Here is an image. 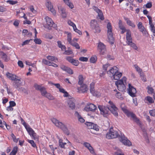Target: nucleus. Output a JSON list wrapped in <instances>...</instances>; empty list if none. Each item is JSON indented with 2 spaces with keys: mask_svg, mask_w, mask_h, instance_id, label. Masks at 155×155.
<instances>
[{
  "mask_svg": "<svg viewBox=\"0 0 155 155\" xmlns=\"http://www.w3.org/2000/svg\"><path fill=\"white\" fill-rule=\"evenodd\" d=\"M71 63L75 66H77L79 64V61L78 60L74 59L73 61H72V62H71Z\"/></svg>",
  "mask_w": 155,
  "mask_h": 155,
  "instance_id": "5fc2aeb1",
  "label": "nucleus"
},
{
  "mask_svg": "<svg viewBox=\"0 0 155 155\" xmlns=\"http://www.w3.org/2000/svg\"><path fill=\"white\" fill-rule=\"evenodd\" d=\"M90 92H93L94 90V83L92 82L90 85Z\"/></svg>",
  "mask_w": 155,
  "mask_h": 155,
  "instance_id": "a18cd8bd",
  "label": "nucleus"
},
{
  "mask_svg": "<svg viewBox=\"0 0 155 155\" xmlns=\"http://www.w3.org/2000/svg\"><path fill=\"white\" fill-rule=\"evenodd\" d=\"M27 141L31 144L32 146L33 147H36V144L33 140L28 139V140Z\"/></svg>",
  "mask_w": 155,
  "mask_h": 155,
  "instance_id": "864d4df0",
  "label": "nucleus"
},
{
  "mask_svg": "<svg viewBox=\"0 0 155 155\" xmlns=\"http://www.w3.org/2000/svg\"><path fill=\"white\" fill-rule=\"evenodd\" d=\"M125 20L126 21L127 24L129 25L134 28L135 27V25L128 18H125Z\"/></svg>",
  "mask_w": 155,
  "mask_h": 155,
  "instance_id": "72a5a7b5",
  "label": "nucleus"
},
{
  "mask_svg": "<svg viewBox=\"0 0 155 155\" xmlns=\"http://www.w3.org/2000/svg\"><path fill=\"white\" fill-rule=\"evenodd\" d=\"M79 60L82 61H87L88 60V58L86 57H81L79 58Z\"/></svg>",
  "mask_w": 155,
  "mask_h": 155,
  "instance_id": "052dcab7",
  "label": "nucleus"
},
{
  "mask_svg": "<svg viewBox=\"0 0 155 155\" xmlns=\"http://www.w3.org/2000/svg\"><path fill=\"white\" fill-rule=\"evenodd\" d=\"M73 52L71 50H65V52L63 53V54L65 55H70L72 54Z\"/></svg>",
  "mask_w": 155,
  "mask_h": 155,
  "instance_id": "8fccbe9b",
  "label": "nucleus"
},
{
  "mask_svg": "<svg viewBox=\"0 0 155 155\" xmlns=\"http://www.w3.org/2000/svg\"><path fill=\"white\" fill-rule=\"evenodd\" d=\"M148 90L147 92L149 94H152L153 92V88L150 86H148L147 87Z\"/></svg>",
  "mask_w": 155,
  "mask_h": 155,
  "instance_id": "37998d69",
  "label": "nucleus"
},
{
  "mask_svg": "<svg viewBox=\"0 0 155 155\" xmlns=\"http://www.w3.org/2000/svg\"><path fill=\"white\" fill-rule=\"evenodd\" d=\"M83 144L88 149L91 146L90 144L89 143L87 142L84 143Z\"/></svg>",
  "mask_w": 155,
  "mask_h": 155,
  "instance_id": "774afa93",
  "label": "nucleus"
},
{
  "mask_svg": "<svg viewBox=\"0 0 155 155\" xmlns=\"http://www.w3.org/2000/svg\"><path fill=\"white\" fill-rule=\"evenodd\" d=\"M94 30V32L95 33H99L101 31V29L99 27L98 25H97L96 27H94L93 29Z\"/></svg>",
  "mask_w": 155,
  "mask_h": 155,
  "instance_id": "58836bf2",
  "label": "nucleus"
},
{
  "mask_svg": "<svg viewBox=\"0 0 155 155\" xmlns=\"http://www.w3.org/2000/svg\"><path fill=\"white\" fill-rule=\"evenodd\" d=\"M42 62L45 64L48 65L49 66L51 65L52 62L49 61L45 59H44L42 60Z\"/></svg>",
  "mask_w": 155,
  "mask_h": 155,
  "instance_id": "a19ab883",
  "label": "nucleus"
},
{
  "mask_svg": "<svg viewBox=\"0 0 155 155\" xmlns=\"http://www.w3.org/2000/svg\"><path fill=\"white\" fill-rule=\"evenodd\" d=\"M143 131L144 132V135L145 137V138L146 140V142L147 143H149V141L148 138L147 137V135L146 133V132L145 130H143Z\"/></svg>",
  "mask_w": 155,
  "mask_h": 155,
  "instance_id": "13d9d810",
  "label": "nucleus"
},
{
  "mask_svg": "<svg viewBox=\"0 0 155 155\" xmlns=\"http://www.w3.org/2000/svg\"><path fill=\"white\" fill-rule=\"evenodd\" d=\"M107 35L108 40L110 43L113 44L114 42V38L112 33V28L111 24L108 23L107 26Z\"/></svg>",
  "mask_w": 155,
  "mask_h": 155,
  "instance_id": "39448f33",
  "label": "nucleus"
},
{
  "mask_svg": "<svg viewBox=\"0 0 155 155\" xmlns=\"http://www.w3.org/2000/svg\"><path fill=\"white\" fill-rule=\"evenodd\" d=\"M122 75V73L119 72H118V71L117 72L114 74V75H113L111 77L112 79H113L114 80H118L120 78Z\"/></svg>",
  "mask_w": 155,
  "mask_h": 155,
  "instance_id": "a878e982",
  "label": "nucleus"
},
{
  "mask_svg": "<svg viewBox=\"0 0 155 155\" xmlns=\"http://www.w3.org/2000/svg\"><path fill=\"white\" fill-rule=\"evenodd\" d=\"M67 41L69 43L70 42L71 40V33H68L67 35Z\"/></svg>",
  "mask_w": 155,
  "mask_h": 155,
  "instance_id": "6e6d98bb",
  "label": "nucleus"
},
{
  "mask_svg": "<svg viewBox=\"0 0 155 155\" xmlns=\"http://www.w3.org/2000/svg\"><path fill=\"white\" fill-rule=\"evenodd\" d=\"M132 120L137 124H140V122L139 121V120L137 118V117L136 116H135L134 117V118Z\"/></svg>",
  "mask_w": 155,
  "mask_h": 155,
  "instance_id": "680f3d73",
  "label": "nucleus"
},
{
  "mask_svg": "<svg viewBox=\"0 0 155 155\" xmlns=\"http://www.w3.org/2000/svg\"><path fill=\"white\" fill-rule=\"evenodd\" d=\"M41 94L42 96L45 97L49 100H52L54 99V97L50 93L46 91V88L42 92Z\"/></svg>",
  "mask_w": 155,
  "mask_h": 155,
  "instance_id": "6ab92c4d",
  "label": "nucleus"
},
{
  "mask_svg": "<svg viewBox=\"0 0 155 155\" xmlns=\"http://www.w3.org/2000/svg\"><path fill=\"white\" fill-rule=\"evenodd\" d=\"M28 133L31 137H32L35 140H38V136L37 135L33 130L28 126H27L25 122L23 124Z\"/></svg>",
  "mask_w": 155,
  "mask_h": 155,
  "instance_id": "423d86ee",
  "label": "nucleus"
},
{
  "mask_svg": "<svg viewBox=\"0 0 155 155\" xmlns=\"http://www.w3.org/2000/svg\"><path fill=\"white\" fill-rule=\"evenodd\" d=\"M97 50L101 54H104L106 51V46L102 43L100 42L97 45Z\"/></svg>",
  "mask_w": 155,
  "mask_h": 155,
  "instance_id": "ddd939ff",
  "label": "nucleus"
},
{
  "mask_svg": "<svg viewBox=\"0 0 155 155\" xmlns=\"http://www.w3.org/2000/svg\"><path fill=\"white\" fill-rule=\"evenodd\" d=\"M108 103L110 104V108L109 109V110H110L111 113L114 116H118L117 108L114 104L112 102L110 101H109Z\"/></svg>",
  "mask_w": 155,
  "mask_h": 155,
  "instance_id": "9d476101",
  "label": "nucleus"
},
{
  "mask_svg": "<svg viewBox=\"0 0 155 155\" xmlns=\"http://www.w3.org/2000/svg\"><path fill=\"white\" fill-rule=\"evenodd\" d=\"M58 139H59V146L62 148H64V146L66 144V143L63 142V140H62L60 139L59 137H58Z\"/></svg>",
  "mask_w": 155,
  "mask_h": 155,
  "instance_id": "f704fd0d",
  "label": "nucleus"
},
{
  "mask_svg": "<svg viewBox=\"0 0 155 155\" xmlns=\"http://www.w3.org/2000/svg\"><path fill=\"white\" fill-rule=\"evenodd\" d=\"M36 44L38 45L41 44L42 42V41L39 38H38L37 37L35 38L34 40Z\"/></svg>",
  "mask_w": 155,
  "mask_h": 155,
  "instance_id": "49530a36",
  "label": "nucleus"
},
{
  "mask_svg": "<svg viewBox=\"0 0 155 155\" xmlns=\"http://www.w3.org/2000/svg\"><path fill=\"white\" fill-rule=\"evenodd\" d=\"M46 58L47 59L50 61H51L56 62V61H58L57 58L54 56H47Z\"/></svg>",
  "mask_w": 155,
  "mask_h": 155,
  "instance_id": "2f4dec72",
  "label": "nucleus"
},
{
  "mask_svg": "<svg viewBox=\"0 0 155 155\" xmlns=\"http://www.w3.org/2000/svg\"><path fill=\"white\" fill-rule=\"evenodd\" d=\"M145 99L150 104L153 103L154 102V100H153L152 98L150 96H147L146 97Z\"/></svg>",
  "mask_w": 155,
  "mask_h": 155,
  "instance_id": "79ce46f5",
  "label": "nucleus"
},
{
  "mask_svg": "<svg viewBox=\"0 0 155 155\" xmlns=\"http://www.w3.org/2000/svg\"><path fill=\"white\" fill-rule=\"evenodd\" d=\"M98 108L101 115L106 117L108 116L110 114L109 108L108 107L102 105H99Z\"/></svg>",
  "mask_w": 155,
  "mask_h": 155,
  "instance_id": "6e6552de",
  "label": "nucleus"
},
{
  "mask_svg": "<svg viewBox=\"0 0 155 155\" xmlns=\"http://www.w3.org/2000/svg\"><path fill=\"white\" fill-rule=\"evenodd\" d=\"M126 42L128 45L132 47L135 50H137V47L136 45L132 42L131 31L130 30L127 31V33L126 34Z\"/></svg>",
  "mask_w": 155,
  "mask_h": 155,
  "instance_id": "f03ea898",
  "label": "nucleus"
},
{
  "mask_svg": "<svg viewBox=\"0 0 155 155\" xmlns=\"http://www.w3.org/2000/svg\"><path fill=\"white\" fill-rule=\"evenodd\" d=\"M119 135V134L117 131L111 128L107 134L106 137L108 139L115 138L117 137Z\"/></svg>",
  "mask_w": 155,
  "mask_h": 155,
  "instance_id": "1a4fd4ad",
  "label": "nucleus"
},
{
  "mask_svg": "<svg viewBox=\"0 0 155 155\" xmlns=\"http://www.w3.org/2000/svg\"><path fill=\"white\" fill-rule=\"evenodd\" d=\"M84 78L81 75H80L78 76V84L80 85L84 84H83Z\"/></svg>",
  "mask_w": 155,
  "mask_h": 155,
  "instance_id": "c9c22d12",
  "label": "nucleus"
},
{
  "mask_svg": "<svg viewBox=\"0 0 155 155\" xmlns=\"http://www.w3.org/2000/svg\"><path fill=\"white\" fill-rule=\"evenodd\" d=\"M119 139L121 142L126 146H130L131 145V142L124 136H121L120 137Z\"/></svg>",
  "mask_w": 155,
  "mask_h": 155,
  "instance_id": "2eb2a0df",
  "label": "nucleus"
},
{
  "mask_svg": "<svg viewBox=\"0 0 155 155\" xmlns=\"http://www.w3.org/2000/svg\"><path fill=\"white\" fill-rule=\"evenodd\" d=\"M61 68L63 70L66 71L69 74H72L73 73V70L71 69L64 65H61Z\"/></svg>",
  "mask_w": 155,
  "mask_h": 155,
  "instance_id": "4be33fe9",
  "label": "nucleus"
},
{
  "mask_svg": "<svg viewBox=\"0 0 155 155\" xmlns=\"http://www.w3.org/2000/svg\"><path fill=\"white\" fill-rule=\"evenodd\" d=\"M127 81V78L126 77H123L122 79L116 81L115 84L117 85L118 90L121 91H123L126 89V87L124 83H126Z\"/></svg>",
  "mask_w": 155,
  "mask_h": 155,
  "instance_id": "f257e3e1",
  "label": "nucleus"
},
{
  "mask_svg": "<svg viewBox=\"0 0 155 155\" xmlns=\"http://www.w3.org/2000/svg\"><path fill=\"white\" fill-rule=\"evenodd\" d=\"M97 22L95 20H92L91 22L90 25L91 28L93 29L94 27L98 25Z\"/></svg>",
  "mask_w": 155,
  "mask_h": 155,
  "instance_id": "473e14b6",
  "label": "nucleus"
},
{
  "mask_svg": "<svg viewBox=\"0 0 155 155\" xmlns=\"http://www.w3.org/2000/svg\"><path fill=\"white\" fill-rule=\"evenodd\" d=\"M18 65L21 68H23L24 67V65L22 62L21 61H18Z\"/></svg>",
  "mask_w": 155,
  "mask_h": 155,
  "instance_id": "69168bd1",
  "label": "nucleus"
},
{
  "mask_svg": "<svg viewBox=\"0 0 155 155\" xmlns=\"http://www.w3.org/2000/svg\"><path fill=\"white\" fill-rule=\"evenodd\" d=\"M134 66L137 72L140 73V74H141L142 73V70L137 65L135 64Z\"/></svg>",
  "mask_w": 155,
  "mask_h": 155,
  "instance_id": "4c0bfd02",
  "label": "nucleus"
},
{
  "mask_svg": "<svg viewBox=\"0 0 155 155\" xmlns=\"http://www.w3.org/2000/svg\"><path fill=\"white\" fill-rule=\"evenodd\" d=\"M137 26L140 31L142 32L143 35H145L146 34V30L144 27L142 25V23L141 22H139Z\"/></svg>",
  "mask_w": 155,
  "mask_h": 155,
  "instance_id": "b1692460",
  "label": "nucleus"
},
{
  "mask_svg": "<svg viewBox=\"0 0 155 155\" xmlns=\"http://www.w3.org/2000/svg\"><path fill=\"white\" fill-rule=\"evenodd\" d=\"M58 46L61 48V50L63 51H65L66 49V47L65 45H62L61 42L60 41H57Z\"/></svg>",
  "mask_w": 155,
  "mask_h": 155,
  "instance_id": "7c9ffc66",
  "label": "nucleus"
},
{
  "mask_svg": "<svg viewBox=\"0 0 155 155\" xmlns=\"http://www.w3.org/2000/svg\"><path fill=\"white\" fill-rule=\"evenodd\" d=\"M7 11V9L2 6H0V12H4Z\"/></svg>",
  "mask_w": 155,
  "mask_h": 155,
  "instance_id": "0e129e2a",
  "label": "nucleus"
},
{
  "mask_svg": "<svg viewBox=\"0 0 155 155\" xmlns=\"http://www.w3.org/2000/svg\"><path fill=\"white\" fill-rule=\"evenodd\" d=\"M150 114L153 116H155V109L150 111Z\"/></svg>",
  "mask_w": 155,
  "mask_h": 155,
  "instance_id": "e2e57ef3",
  "label": "nucleus"
},
{
  "mask_svg": "<svg viewBox=\"0 0 155 155\" xmlns=\"http://www.w3.org/2000/svg\"><path fill=\"white\" fill-rule=\"evenodd\" d=\"M92 95L98 97L101 95L100 93L97 91L94 90L93 92H91Z\"/></svg>",
  "mask_w": 155,
  "mask_h": 155,
  "instance_id": "c03bdc74",
  "label": "nucleus"
},
{
  "mask_svg": "<svg viewBox=\"0 0 155 155\" xmlns=\"http://www.w3.org/2000/svg\"><path fill=\"white\" fill-rule=\"evenodd\" d=\"M119 28L121 30V33L122 34L126 32L127 33V31L129 30H126L124 25L122 24V21L121 20H119L118 23Z\"/></svg>",
  "mask_w": 155,
  "mask_h": 155,
  "instance_id": "412c9836",
  "label": "nucleus"
},
{
  "mask_svg": "<svg viewBox=\"0 0 155 155\" xmlns=\"http://www.w3.org/2000/svg\"><path fill=\"white\" fill-rule=\"evenodd\" d=\"M64 3L71 8H73L74 6L73 4L69 0H63Z\"/></svg>",
  "mask_w": 155,
  "mask_h": 155,
  "instance_id": "c756f323",
  "label": "nucleus"
},
{
  "mask_svg": "<svg viewBox=\"0 0 155 155\" xmlns=\"http://www.w3.org/2000/svg\"><path fill=\"white\" fill-rule=\"evenodd\" d=\"M74 101L73 98L69 99L67 101L68 106L70 110H74L75 108V106Z\"/></svg>",
  "mask_w": 155,
  "mask_h": 155,
  "instance_id": "dca6fc26",
  "label": "nucleus"
},
{
  "mask_svg": "<svg viewBox=\"0 0 155 155\" xmlns=\"http://www.w3.org/2000/svg\"><path fill=\"white\" fill-rule=\"evenodd\" d=\"M85 124L87 127L89 129L91 130L92 127H94V124L93 123L90 122H87L85 123Z\"/></svg>",
  "mask_w": 155,
  "mask_h": 155,
  "instance_id": "ea45409f",
  "label": "nucleus"
},
{
  "mask_svg": "<svg viewBox=\"0 0 155 155\" xmlns=\"http://www.w3.org/2000/svg\"><path fill=\"white\" fill-rule=\"evenodd\" d=\"M97 60V58L96 56L92 57L90 59L91 63H94L96 62Z\"/></svg>",
  "mask_w": 155,
  "mask_h": 155,
  "instance_id": "09e8293b",
  "label": "nucleus"
},
{
  "mask_svg": "<svg viewBox=\"0 0 155 155\" xmlns=\"http://www.w3.org/2000/svg\"><path fill=\"white\" fill-rule=\"evenodd\" d=\"M93 8L94 10L98 14L99 18L102 20H104V17L102 11L99 9L97 7L94 6Z\"/></svg>",
  "mask_w": 155,
  "mask_h": 155,
  "instance_id": "a211bd4d",
  "label": "nucleus"
},
{
  "mask_svg": "<svg viewBox=\"0 0 155 155\" xmlns=\"http://www.w3.org/2000/svg\"><path fill=\"white\" fill-rule=\"evenodd\" d=\"M75 116L77 117L78 120L81 123H83L84 122L85 120L84 119L82 118L79 113L77 111H76L74 114Z\"/></svg>",
  "mask_w": 155,
  "mask_h": 155,
  "instance_id": "cd10ccee",
  "label": "nucleus"
},
{
  "mask_svg": "<svg viewBox=\"0 0 155 155\" xmlns=\"http://www.w3.org/2000/svg\"><path fill=\"white\" fill-rule=\"evenodd\" d=\"M97 109L96 105L91 103L87 104L85 107L84 109L87 111H94Z\"/></svg>",
  "mask_w": 155,
  "mask_h": 155,
  "instance_id": "f8f14e48",
  "label": "nucleus"
},
{
  "mask_svg": "<svg viewBox=\"0 0 155 155\" xmlns=\"http://www.w3.org/2000/svg\"><path fill=\"white\" fill-rule=\"evenodd\" d=\"M58 8L59 12L61 14L63 18H65L67 17V13L65 8L60 5L58 6Z\"/></svg>",
  "mask_w": 155,
  "mask_h": 155,
  "instance_id": "f3484780",
  "label": "nucleus"
},
{
  "mask_svg": "<svg viewBox=\"0 0 155 155\" xmlns=\"http://www.w3.org/2000/svg\"><path fill=\"white\" fill-rule=\"evenodd\" d=\"M110 66V64H104L103 65V69L105 71H106L107 70V68Z\"/></svg>",
  "mask_w": 155,
  "mask_h": 155,
  "instance_id": "338daca9",
  "label": "nucleus"
},
{
  "mask_svg": "<svg viewBox=\"0 0 155 155\" xmlns=\"http://www.w3.org/2000/svg\"><path fill=\"white\" fill-rule=\"evenodd\" d=\"M51 121L57 127L61 129L64 132H67L68 129L66 126L61 122H60L56 118H53Z\"/></svg>",
  "mask_w": 155,
  "mask_h": 155,
  "instance_id": "20e7f679",
  "label": "nucleus"
},
{
  "mask_svg": "<svg viewBox=\"0 0 155 155\" xmlns=\"http://www.w3.org/2000/svg\"><path fill=\"white\" fill-rule=\"evenodd\" d=\"M7 2L12 5H14L18 3V2L16 1L8 0Z\"/></svg>",
  "mask_w": 155,
  "mask_h": 155,
  "instance_id": "4d7b16f0",
  "label": "nucleus"
},
{
  "mask_svg": "<svg viewBox=\"0 0 155 155\" xmlns=\"http://www.w3.org/2000/svg\"><path fill=\"white\" fill-rule=\"evenodd\" d=\"M34 87L36 90H39L40 91L41 94L45 89V87H41L37 84H35Z\"/></svg>",
  "mask_w": 155,
  "mask_h": 155,
  "instance_id": "bb28decb",
  "label": "nucleus"
},
{
  "mask_svg": "<svg viewBox=\"0 0 155 155\" xmlns=\"http://www.w3.org/2000/svg\"><path fill=\"white\" fill-rule=\"evenodd\" d=\"M94 130H96V131H98L99 130V128L98 126L96 124H94V127H92V129L91 130V132L93 134H95V133L94 132Z\"/></svg>",
  "mask_w": 155,
  "mask_h": 155,
  "instance_id": "e433bc0d",
  "label": "nucleus"
},
{
  "mask_svg": "<svg viewBox=\"0 0 155 155\" xmlns=\"http://www.w3.org/2000/svg\"><path fill=\"white\" fill-rule=\"evenodd\" d=\"M68 24L71 26L73 28H76L75 25L71 20H68Z\"/></svg>",
  "mask_w": 155,
  "mask_h": 155,
  "instance_id": "3c124183",
  "label": "nucleus"
},
{
  "mask_svg": "<svg viewBox=\"0 0 155 155\" xmlns=\"http://www.w3.org/2000/svg\"><path fill=\"white\" fill-rule=\"evenodd\" d=\"M115 96L116 97L120 99H123V98L121 96V94L120 92H118L117 93Z\"/></svg>",
  "mask_w": 155,
  "mask_h": 155,
  "instance_id": "bf43d9fd",
  "label": "nucleus"
},
{
  "mask_svg": "<svg viewBox=\"0 0 155 155\" xmlns=\"http://www.w3.org/2000/svg\"><path fill=\"white\" fill-rule=\"evenodd\" d=\"M124 107V104H121L120 107L122 110L126 114L128 117H131L132 119L133 120L136 116V115L132 112L128 111Z\"/></svg>",
  "mask_w": 155,
  "mask_h": 155,
  "instance_id": "9b49d317",
  "label": "nucleus"
},
{
  "mask_svg": "<svg viewBox=\"0 0 155 155\" xmlns=\"http://www.w3.org/2000/svg\"><path fill=\"white\" fill-rule=\"evenodd\" d=\"M150 26V28L151 31L154 33H155V28L153 25L152 23L151 24H149Z\"/></svg>",
  "mask_w": 155,
  "mask_h": 155,
  "instance_id": "603ef678",
  "label": "nucleus"
},
{
  "mask_svg": "<svg viewBox=\"0 0 155 155\" xmlns=\"http://www.w3.org/2000/svg\"><path fill=\"white\" fill-rule=\"evenodd\" d=\"M45 19L46 22V24L44 25L45 28L50 30L51 29V27H53L54 28L56 27V25L54 23L51 18L48 16H46Z\"/></svg>",
  "mask_w": 155,
  "mask_h": 155,
  "instance_id": "0eeeda50",
  "label": "nucleus"
},
{
  "mask_svg": "<svg viewBox=\"0 0 155 155\" xmlns=\"http://www.w3.org/2000/svg\"><path fill=\"white\" fill-rule=\"evenodd\" d=\"M118 71V68L114 66L109 70L107 73L111 77L113 75H114V74L117 72Z\"/></svg>",
  "mask_w": 155,
  "mask_h": 155,
  "instance_id": "aec40b11",
  "label": "nucleus"
},
{
  "mask_svg": "<svg viewBox=\"0 0 155 155\" xmlns=\"http://www.w3.org/2000/svg\"><path fill=\"white\" fill-rule=\"evenodd\" d=\"M0 56L5 62H8L9 60L7 55L2 51H0Z\"/></svg>",
  "mask_w": 155,
  "mask_h": 155,
  "instance_id": "393cba45",
  "label": "nucleus"
},
{
  "mask_svg": "<svg viewBox=\"0 0 155 155\" xmlns=\"http://www.w3.org/2000/svg\"><path fill=\"white\" fill-rule=\"evenodd\" d=\"M6 75L7 77L9 79L12 81H18L17 82L15 83V87L17 88L21 85V82L20 79H17V78H18L17 76L15 74L10 73L8 72L6 73Z\"/></svg>",
  "mask_w": 155,
  "mask_h": 155,
  "instance_id": "7ed1b4c3",
  "label": "nucleus"
},
{
  "mask_svg": "<svg viewBox=\"0 0 155 155\" xmlns=\"http://www.w3.org/2000/svg\"><path fill=\"white\" fill-rule=\"evenodd\" d=\"M45 5L48 10L51 9L53 7V6L50 0H46L45 3Z\"/></svg>",
  "mask_w": 155,
  "mask_h": 155,
  "instance_id": "c85d7f7f",
  "label": "nucleus"
},
{
  "mask_svg": "<svg viewBox=\"0 0 155 155\" xmlns=\"http://www.w3.org/2000/svg\"><path fill=\"white\" fill-rule=\"evenodd\" d=\"M128 86L129 88L128 89L129 94L132 97H135L137 93L136 89L130 84H129Z\"/></svg>",
  "mask_w": 155,
  "mask_h": 155,
  "instance_id": "4468645a",
  "label": "nucleus"
},
{
  "mask_svg": "<svg viewBox=\"0 0 155 155\" xmlns=\"http://www.w3.org/2000/svg\"><path fill=\"white\" fill-rule=\"evenodd\" d=\"M78 90L82 93L87 92L88 90V87L86 84H84L81 85Z\"/></svg>",
  "mask_w": 155,
  "mask_h": 155,
  "instance_id": "5701e85b",
  "label": "nucleus"
},
{
  "mask_svg": "<svg viewBox=\"0 0 155 155\" xmlns=\"http://www.w3.org/2000/svg\"><path fill=\"white\" fill-rule=\"evenodd\" d=\"M17 151V148L16 147H15L12 150V151L10 153V155H15Z\"/></svg>",
  "mask_w": 155,
  "mask_h": 155,
  "instance_id": "de8ad7c7",
  "label": "nucleus"
}]
</instances>
